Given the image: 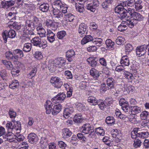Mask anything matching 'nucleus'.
Segmentation results:
<instances>
[{"label": "nucleus", "instance_id": "obj_1", "mask_svg": "<svg viewBox=\"0 0 149 149\" xmlns=\"http://www.w3.org/2000/svg\"><path fill=\"white\" fill-rule=\"evenodd\" d=\"M129 9H131V8L129 7L127 8L124 6H120V4L116 6L114 10L116 13L119 14L118 15V18L122 20L127 17V13H129Z\"/></svg>", "mask_w": 149, "mask_h": 149}, {"label": "nucleus", "instance_id": "obj_2", "mask_svg": "<svg viewBox=\"0 0 149 149\" xmlns=\"http://www.w3.org/2000/svg\"><path fill=\"white\" fill-rule=\"evenodd\" d=\"M31 42L34 46L44 48L47 46V42L45 40H42L38 36L32 38L31 40Z\"/></svg>", "mask_w": 149, "mask_h": 149}, {"label": "nucleus", "instance_id": "obj_3", "mask_svg": "<svg viewBox=\"0 0 149 149\" xmlns=\"http://www.w3.org/2000/svg\"><path fill=\"white\" fill-rule=\"evenodd\" d=\"M94 128V127L89 124H85L82 125L81 130L84 133L86 134H89V137H92L95 134Z\"/></svg>", "mask_w": 149, "mask_h": 149}, {"label": "nucleus", "instance_id": "obj_4", "mask_svg": "<svg viewBox=\"0 0 149 149\" xmlns=\"http://www.w3.org/2000/svg\"><path fill=\"white\" fill-rule=\"evenodd\" d=\"M2 36L5 43L7 42L8 38H13L16 35V33L15 30L13 29H10L8 31L6 30L3 31L2 33Z\"/></svg>", "mask_w": 149, "mask_h": 149}, {"label": "nucleus", "instance_id": "obj_5", "mask_svg": "<svg viewBox=\"0 0 149 149\" xmlns=\"http://www.w3.org/2000/svg\"><path fill=\"white\" fill-rule=\"evenodd\" d=\"M129 14L131 16V18H132L135 21L137 22L142 21L143 19V17L140 13L135 11V10L133 8L129 9Z\"/></svg>", "mask_w": 149, "mask_h": 149}, {"label": "nucleus", "instance_id": "obj_6", "mask_svg": "<svg viewBox=\"0 0 149 149\" xmlns=\"http://www.w3.org/2000/svg\"><path fill=\"white\" fill-rule=\"evenodd\" d=\"M50 82L54 87L57 88H60L63 85V82L60 79L56 77H52Z\"/></svg>", "mask_w": 149, "mask_h": 149}, {"label": "nucleus", "instance_id": "obj_7", "mask_svg": "<svg viewBox=\"0 0 149 149\" xmlns=\"http://www.w3.org/2000/svg\"><path fill=\"white\" fill-rule=\"evenodd\" d=\"M15 3V1L13 0L6 1L5 0H0V7L7 9L13 6Z\"/></svg>", "mask_w": 149, "mask_h": 149}, {"label": "nucleus", "instance_id": "obj_8", "mask_svg": "<svg viewBox=\"0 0 149 149\" xmlns=\"http://www.w3.org/2000/svg\"><path fill=\"white\" fill-rule=\"evenodd\" d=\"M147 48H148V45L137 47L136 50V54L139 57L143 56L146 52Z\"/></svg>", "mask_w": 149, "mask_h": 149}, {"label": "nucleus", "instance_id": "obj_9", "mask_svg": "<svg viewBox=\"0 0 149 149\" xmlns=\"http://www.w3.org/2000/svg\"><path fill=\"white\" fill-rule=\"evenodd\" d=\"M78 31L81 35H85L88 32L87 26L84 23L81 24L79 25Z\"/></svg>", "mask_w": 149, "mask_h": 149}, {"label": "nucleus", "instance_id": "obj_10", "mask_svg": "<svg viewBox=\"0 0 149 149\" xmlns=\"http://www.w3.org/2000/svg\"><path fill=\"white\" fill-rule=\"evenodd\" d=\"M28 139L29 143L31 144H36L38 140V136L34 133L29 134L28 136Z\"/></svg>", "mask_w": 149, "mask_h": 149}, {"label": "nucleus", "instance_id": "obj_11", "mask_svg": "<svg viewBox=\"0 0 149 149\" xmlns=\"http://www.w3.org/2000/svg\"><path fill=\"white\" fill-rule=\"evenodd\" d=\"M14 55L13 58L16 60H18L19 58H21L24 56L23 51L20 49H17L13 51Z\"/></svg>", "mask_w": 149, "mask_h": 149}, {"label": "nucleus", "instance_id": "obj_12", "mask_svg": "<svg viewBox=\"0 0 149 149\" xmlns=\"http://www.w3.org/2000/svg\"><path fill=\"white\" fill-rule=\"evenodd\" d=\"M75 52L72 49L67 51L66 53V58L69 62L72 61L73 59L75 56Z\"/></svg>", "mask_w": 149, "mask_h": 149}, {"label": "nucleus", "instance_id": "obj_13", "mask_svg": "<svg viewBox=\"0 0 149 149\" xmlns=\"http://www.w3.org/2000/svg\"><path fill=\"white\" fill-rule=\"evenodd\" d=\"M135 0H127L126 1L122 2L120 3V6H124L127 8L128 7H132L135 4Z\"/></svg>", "mask_w": 149, "mask_h": 149}, {"label": "nucleus", "instance_id": "obj_14", "mask_svg": "<svg viewBox=\"0 0 149 149\" xmlns=\"http://www.w3.org/2000/svg\"><path fill=\"white\" fill-rule=\"evenodd\" d=\"M47 40L50 42L52 43L55 40V34L50 30H47Z\"/></svg>", "mask_w": 149, "mask_h": 149}, {"label": "nucleus", "instance_id": "obj_15", "mask_svg": "<svg viewBox=\"0 0 149 149\" xmlns=\"http://www.w3.org/2000/svg\"><path fill=\"white\" fill-rule=\"evenodd\" d=\"M98 59L96 57H90L87 59V61L93 67L96 66L98 63Z\"/></svg>", "mask_w": 149, "mask_h": 149}, {"label": "nucleus", "instance_id": "obj_16", "mask_svg": "<svg viewBox=\"0 0 149 149\" xmlns=\"http://www.w3.org/2000/svg\"><path fill=\"white\" fill-rule=\"evenodd\" d=\"M66 97V95L63 93H60L53 98H52L51 100L52 102L55 101V102H58L57 100H63Z\"/></svg>", "mask_w": 149, "mask_h": 149}, {"label": "nucleus", "instance_id": "obj_17", "mask_svg": "<svg viewBox=\"0 0 149 149\" xmlns=\"http://www.w3.org/2000/svg\"><path fill=\"white\" fill-rule=\"evenodd\" d=\"M65 61L63 58L60 57L55 59L54 61V64L56 67L61 68L65 65Z\"/></svg>", "mask_w": 149, "mask_h": 149}, {"label": "nucleus", "instance_id": "obj_18", "mask_svg": "<svg viewBox=\"0 0 149 149\" xmlns=\"http://www.w3.org/2000/svg\"><path fill=\"white\" fill-rule=\"evenodd\" d=\"M101 74L94 68H92L90 71V74L95 79H97Z\"/></svg>", "mask_w": 149, "mask_h": 149}, {"label": "nucleus", "instance_id": "obj_19", "mask_svg": "<svg viewBox=\"0 0 149 149\" xmlns=\"http://www.w3.org/2000/svg\"><path fill=\"white\" fill-rule=\"evenodd\" d=\"M120 63L123 67L128 66L130 63L127 56H123L120 60Z\"/></svg>", "mask_w": 149, "mask_h": 149}, {"label": "nucleus", "instance_id": "obj_20", "mask_svg": "<svg viewBox=\"0 0 149 149\" xmlns=\"http://www.w3.org/2000/svg\"><path fill=\"white\" fill-rule=\"evenodd\" d=\"M62 108V106L60 104L55 105L52 109V114L53 115H57L61 111Z\"/></svg>", "mask_w": 149, "mask_h": 149}, {"label": "nucleus", "instance_id": "obj_21", "mask_svg": "<svg viewBox=\"0 0 149 149\" xmlns=\"http://www.w3.org/2000/svg\"><path fill=\"white\" fill-rule=\"evenodd\" d=\"M49 7V5L48 3L44 2L39 6V8L40 11L46 13L48 11Z\"/></svg>", "mask_w": 149, "mask_h": 149}, {"label": "nucleus", "instance_id": "obj_22", "mask_svg": "<svg viewBox=\"0 0 149 149\" xmlns=\"http://www.w3.org/2000/svg\"><path fill=\"white\" fill-rule=\"evenodd\" d=\"M93 38L92 36L91 35L85 36L81 40V43L82 45H84L87 42H93Z\"/></svg>", "mask_w": 149, "mask_h": 149}, {"label": "nucleus", "instance_id": "obj_23", "mask_svg": "<svg viewBox=\"0 0 149 149\" xmlns=\"http://www.w3.org/2000/svg\"><path fill=\"white\" fill-rule=\"evenodd\" d=\"M149 132L145 130L141 131L139 130L138 137L141 139L147 138L148 136Z\"/></svg>", "mask_w": 149, "mask_h": 149}, {"label": "nucleus", "instance_id": "obj_24", "mask_svg": "<svg viewBox=\"0 0 149 149\" xmlns=\"http://www.w3.org/2000/svg\"><path fill=\"white\" fill-rule=\"evenodd\" d=\"M142 1L140 0L135 1V8L137 11H139L142 9L143 7Z\"/></svg>", "mask_w": 149, "mask_h": 149}, {"label": "nucleus", "instance_id": "obj_25", "mask_svg": "<svg viewBox=\"0 0 149 149\" xmlns=\"http://www.w3.org/2000/svg\"><path fill=\"white\" fill-rule=\"evenodd\" d=\"M15 125L16 124L15 123V120H12V122L8 121L6 124V127L8 128V129L12 131L14 129L15 130Z\"/></svg>", "mask_w": 149, "mask_h": 149}, {"label": "nucleus", "instance_id": "obj_26", "mask_svg": "<svg viewBox=\"0 0 149 149\" xmlns=\"http://www.w3.org/2000/svg\"><path fill=\"white\" fill-rule=\"evenodd\" d=\"M1 62L5 65L6 68L8 70H11L13 68V65L10 61L6 60H2Z\"/></svg>", "mask_w": 149, "mask_h": 149}, {"label": "nucleus", "instance_id": "obj_27", "mask_svg": "<svg viewBox=\"0 0 149 149\" xmlns=\"http://www.w3.org/2000/svg\"><path fill=\"white\" fill-rule=\"evenodd\" d=\"M25 25L26 26L28 27L29 28H30V30H33L35 29V27L37 26L36 24H34V23L32 21L29 20L26 21Z\"/></svg>", "mask_w": 149, "mask_h": 149}, {"label": "nucleus", "instance_id": "obj_28", "mask_svg": "<svg viewBox=\"0 0 149 149\" xmlns=\"http://www.w3.org/2000/svg\"><path fill=\"white\" fill-rule=\"evenodd\" d=\"M127 103H119L120 105L122 106V108L125 112H127L129 111H131V106L130 107L127 104Z\"/></svg>", "mask_w": 149, "mask_h": 149}, {"label": "nucleus", "instance_id": "obj_29", "mask_svg": "<svg viewBox=\"0 0 149 149\" xmlns=\"http://www.w3.org/2000/svg\"><path fill=\"white\" fill-rule=\"evenodd\" d=\"M32 47V46L31 43H25L24 45L23 50L25 52H28L31 51Z\"/></svg>", "mask_w": 149, "mask_h": 149}, {"label": "nucleus", "instance_id": "obj_30", "mask_svg": "<svg viewBox=\"0 0 149 149\" xmlns=\"http://www.w3.org/2000/svg\"><path fill=\"white\" fill-rule=\"evenodd\" d=\"M81 115V113L76 114L74 117V121L77 123H79L83 121Z\"/></svg>", "mask_w": 149, "mask_h": 149}, {"label": "nucleus", "instance_id": "obj_31", "mask_svg": "<svg viewBox=\"0 0 149 149\" xmlns=\"http://www.w3.org/2000/svg\"><path fill=\"white\" fill-rule=\"evenodd\" d=\"M37 72V69L36 68H32L30 70L29 73L27 74V77L32 79L36 75Z\"/></svg>", "mask_w": 149, "mask_h": 149}, {"label": "nucleus", "instance_id": "obj_32", "mask_svg": "<svg viewBox=\"0 0 149 149\" xmlns=\"http://www.w3.org/2000/svg\"><path fill=\"white\" fill-rule=\"evenodd\" d=\"M140 129L138 128H134L133 131L131 132V137L132 139H135L136 137H138L139 130Z\"/></svg>", "mask_w": 149, "mask_h": 149}, {"label": "nucleus", "instance_id": "obj_33", "mask_svg": "<svg viewBox=\"0 0 149 149\" xmlns=\"http://www.w3.org/2000/svg\"><path fill=\"white\" fill-rule=\"evenodd\" d=\"M72 134L71 131L68 128H65L63 130V137L65 138H68L70 137Z\"/></svg>", "mask_w": 149, "mask_h": 149}, {"label": "nucleus", "instance_id": "obj_34", "mask_svg": "<svg viewBox=\"0 0 149 149\" xmlns=\"http://www.w3.org/2000/svg\"><path fill=\"white\" fill-rule=\"evenodd\" d=\"M105 122L109 125H112L115 123V120L113 117L108 116L105 120Z\"/></svg>", "mask_w": 149, "mask_h": 149}, {"label": "nucleus", "instance_id": "obj_35", "mask_svg": "<svg viewBox=\"0 0 149 149\" xmlns=\"http://www.w3.org/2000/svg\"><path fill=\"white\" fill-rule=\"evenodd\" d=\"M93 42L94 43L96 46L100 47L102 45L103 40L100 38H95L93 39Z\"/></svg>", "mask_w": 149, "mask_h": 149}, {"label": "nucleus", "instance_id": "obj_36", "mask_svg": "<svg viewBox=\"0 0 149 149\" xmlns=\"http://www.w3.org/2000/svg\"><path fill=\"white\" fill-rule=\"evenodd\" d=\"M123 75L126 78L130 80H132L134 79V77L132 74L127 71L124 72Z\"/></svg>", "mask_w": 149, "mask_h": 149}, {"label": "nucleus", "instance_id": "obj_37", "mask_svg": "<svg viewBox=\"0 0 149 149\" xmlns=\"http://www.w3.org/2000/svg\"><path fill=\"white\" fill-rule=\"evenodd\" d=\"M66 35V32L65 31H58L56 34L57 38L59 39L62 40Z\"/></svg>", "mask_w": 149, "mask_h": 149}, {"label": "nucleus", "instance_id": "obj_38", "mask_svg": "<svg viewBox=\"0 0 149 149\" xmlns=\"http://www.w3.org/2000/svg\"><path fill=\"white\" fill-rule=\"evenodd\" d=\"M44 106L46 109V113L48 114H50L51 112L53 106L52 103L50 104L49 103H46V104H45Z\"/></svg>", "mask_w": 149, "mask_h": 149}, {"label": "nucleus", "instance_id": "obj_39", "mask_svg": "<svg viewBox=\"0 0 149 149\" xmlns=\"http://www.w3.org/2000/svg\"><path fill=\"white\" fill-rule=\"evenodd\" d=\"M105 44L107 47L111 48L114 47L115 42L110 39H108L106 41Z\"/></svg>", "mask_w": 149, "mask_h": 149}, {"label": "nucleus", "instance_id": "obj_40", "mask_svg": "<svg viewBox=\"0 0 149 149\" xmlns=\"http://www.w3.org/2000/svg\"><path fill=\"white\" fill-rule=\"evenodd\" d=\"M86 7L87 9L90 10L91 12H94L95 11L96 8L94 6H93V4L91 3H88L86 6Z\"/></svg>", "mask_w": 149, "mask_h": 149}, {"label": "nucleus", "instance_id": "obj_41", "mask_svg": "<svg viewBox=\"0 0 149 149\" xmlns=\"http://www.w3.org/2000/svg\"><path fill=\"white\" fill-rule=\"evenodd\" d=\"M149 113L146 111H143L140 114V117L142 120H146L148 116H149Z\"/></svg>", "mask_w": 149, "mask_h": 149}, {"label": "nucleus", "instance_id": "obj_42", "mask_svg": "<svg viewBox=\"0 0 149 149\" xmlns=\"http://www.w3.org/2000/svg\"><path fill=\"white\" fill-rule=\"evenodd\" d=\"M19 86V83L17 80H15L13 81L12 83L10 84V88L13 89H15L18 87Z\"/></svg>", "mask_w": 149, "mask_h": 149}, {"label": "nucleus", "instance_id": "obj_43", "mask_svg": "<svg viewBox=\"0 0 149 149\" xmlns=\"http://www.w3.org/2000/svg\"><path fill=\"white\" fill-rule=\"evenodd\" d=\"M114 80L112 78H108L107 80V84L108 86L110 88H112L113 87Z\"/></svg>", "mask_w": 149, "mask_h": 149}, {"label": "nucleus", "instance_id": "obj_44", "mask_svg": "<svg viewBox=\"0 0 149 149\" xmlns=\"http://www.w3.org/2000/svg\"><path fill=\"white\" fill-rule=\"evenodd\" d=\"M5 55L6 58L8 59H11L12 60L14 59L13 58L14 56L13 52H12L11 51L7 52L5 53Z\"/></svg>", "mask_w": 149, "mask_h": 149}, {"label": "nucleus", "instance_id": "obj_45", "mask_svg": "<svg viewBox=\"0 0 149 149\" xmlns=\"http://www.w3.org/2000/svg\"><path fill=\"white\" fill-rule=\"evenodd\" d=\"M95 132L98 135L103 136L104 135V130L100 127L96 128L95 129Z\"/></svg>", "mask_w": 149, "mask_h": 149}, {"label": "nucleus", "instance_id": "obj_46", "mask_svg": "<svg viewBox=\"0 0 149 149\" xmlns=\"http://www.w3.org/2000/svg\"><path fill=\"white\" fill-rule=\"evenodd\" d=\"M127 25L130 28H133L134 25L137 24V22L135 21L133 19L131 20H128L127 21Z\"/></svg>", "mask_w": 149, "mask_h": 149}, {"label": "nucleus", "instance_id": "obj_47", "mask_svg": "<svg viewBox=\"0 0 149 149\" xmlns=\"http://www.w3.org/2000/svg\"><path fill=\"white\" fill-rule=\"evenodd\" d=\"M77 136L80 141L82 142H85L86 141V139L84 135L81 133H79L77 134Z\"/></svg>", "mask_w": 149, "mask_h": 149}, {"label": "nucleus", "instance_id": "obj_48", "mask_svg": "<svg viewBox=\"0 0 149 149\" xmlns=\"http://www.w3.org/2000/svg\"><path fill=\"white\" fill-rule=\"evenodd\" d=\"M125 41V39L122 37H118L116 40V43L118 45H121L124 43Z\"/></svg>", "mask_w": 149, "mask_h": 149}, {"label": "nucleus", "instance_id": "obj_49", "mask_svg": "<svg viewBox=\"0 0 149 149\" xmlns=\"http://www.w3.org/2000/svg\"><path fill=\"white\" fill-rule=\"evenodd\" d=\"M131 112H133L135 113H137L141 112V108L137 106H131Z\"/></svg>", "mask_w": 149, "mask_h": 149}, {"label": "nucleus", "instance_id": "obj_50", "mask_svg": "<svg viewBox=\"0 0 149 149\" xmlns=\"http://www.w3.org/2000/svg\"><path fill=\"white\" fill-rule=\"evenodd\" d=\"M125 50L127 52H131L133 49L132 45L130 44H127L125 46Z\"/></svg>", "mask_w": 149, "mask_h": 149}, {"label": "nucleus", "instance_id": "obj_51", "mask_svg": "<svg viewBox=\"0 0 149 149\" xmlns=\"http://www.w3.org/2000/svg\"><path fill=\"white\" fill-rule=\"evenodd\" d=\"M78 141V139L77 138L76 135H74L72 137L71 140L70 141V142L73 145H75L77 144Z\"/></svg>", "mask_w": 149, "mask_h": 149}, {"label": "nucleus", "instance_id": "obj_52", "mask_svg": "<svg viewBox=\"0 0 149 149\" xmlns=\"http://www.w3.org/2000/svg\"><path fill=\"white\" fill-rule=\"evenodd\" d=\"M15 136V139L18 142L22 141L24 139V137L22 135H18L17 134Z\"/></svg>", "mask_w": 149, "mask_h": 149}, {"label": "nucleus", "instance_id": "obj_53", "mask_svg": "<svg viewBox=\"0 0 149 149\" xmlns=\"http://www.w3.org/2000/svg\"><path fill=\"white\" fill-rule=\"evenodd\" d=\"M70 110V109L68 108H66L64 109L63 112V116L65 118H67L69 116V115L70 114V113L69 112Z\"/></svg>", "mask_w": 149, "mask_h": 149}, {"label": "nucleus", "instance_id": "obj_54", "mask_svg": "<svg viewBox=\"0 0 149 149\" xmlns=\"http://www.w3.org/2000/svg\"><path fill=\"white\" fill-rule=\"evenodd\" d=\"M67 20L71 22L73 21L74 18V16L71 13H69L66 15Z\"/></svg>", "mask_w": 149, "mask_h": 149}, {"label": "nucleus", "instance_id": "obj_55", "mask_svg": "<svg viewBox=\"0 0 149 149\" xmlns=\"http://www.w3.org/2000/svg\"><path fill=\"white\" fill-rule=\"evenodd\" d=\"M35 58L38 59L40 60L42 58V53L40 52H36L34 54Z\"/></svg>", "mask_w": 149, "mask_h": 149}, {"label": "nucleus", "instance_id": "obj_56", "mask_svg": "<svg viewBox=\"0 0 149 149\" xmlns=\"http://www.w3.org/2000/svg\"><path fill=\"white\" fill-rule=\"evenodd\" d=\"M141 141L140 140L136 139L134 140L133 145L135 148L139 147L141 146Z\"/></svg>", "mask_w": 149, "mask_h": 149}, {"label": "nucleus", "instance_id": "obj_57", "mask_svg": "<svg viewBox=\"0 0 149 149\" xmlns=\"http://www.w3.org/2000/svg\"><path fill=\"white\" fill-rule=\"evenodd\" d=\"M15 123L16 124L15 125V130L18 131L19 132H20L21 129L20 122L19 121H15Z\"/></svg>", "mask_w": 149, "mask_h": 149}, {"label": "nucleus", "instance_id": "obj_58", "mask_svg": "<svg viewBox=\"0 0 149 149\" xmlns=\"http://www.w3.org/2000/svg\"><path fill=\"white\" fill-rule=\"evenodd\" d=\"M68 8V7L67 5L64 3V4L63 5V6H62V7H61L60 9L62 11V12H61L62 13H65L67 12Z\"/></svg>", "mask_w": 149, "mask_h": 149}, {"label": "nucleus", "instance_id": "obj_59", "mask_svg": "<svg viewBox=\"0 0 149 149\" xmlns=\"http://www.w3.org/2000/svg\"><path fill=\"white\" fill-rule=\"evenodd\" d=\"M92 105H95L96 107H98L101 110H103L106 107V105L105 103H100L99 104H92Z\"/></svg>", "mask_w": 149, "mask_h": 149}, {"label": "nucleus", "instance_id": "obj_60", "mask_svg": "<svg viewBox=\"0 0 149 149\" xmlns=\"http://www.w3.org/2000/svg\"><path fill=\"white\" fill-rule=\"evenodd\" d=\"M111 3H108L107 0H105V1H104L102 3V6L103 8L105 9H107L109 5Z\"/></svg>", "mask_w": 149, "mask_h": 149}, {"label": "nucleus", "instance_id": "obj_61", "mask_svg": "<svg viewBox=\"0 0 149 149\" xmlns=\"http://www.w3.org/2000/svg\"><path fill=\"white\" fill-rule=\"evenodd\" d=\"M10 118H15L16 116V113L13 110L10 109L8 112Z\"/></svg>", "mask_w": 149, "mask_h": 149}, {"label": "nucleus", "instance_id": "obj_62", "mask_svg": "<svg viewBox=\"0 0 149 149\" xmlns=\"http://www.w3.org/2000/svg\"><path fill=\"white\" fill-rule=\"evenodd\" d=\"M135 115L134 114H131L128 117L127 116V121H129L132 122L133 120H135Z\"/></svg>", "mask_w": 149, "mask_h": 149}, {"label": "nucleus", "instance_id": "obj_63", "mask_svg": "<svg viewBox=\"0 0 149 149\" xmlns=\"http://www.w3.org/2000/svg\"><path fill=\"white\" fill-rule=\"evenodd\" d=\"M65 74L69 79H71L72 78V75L70 71L67 70L65 71Z\"/></svg>", "mask_w": 149, "mask_h": 149}, {"label": "nucleus", "instance_id": "obj_64", "mask_svg": "<svg viewBox=\"0 0 149 149\" xmlns=\"http://www.w3.org/2000/svg\"><path fill=\"white\" fill-rule=\"evenodd\" d=\"M29 146L27 143L24 142L22 143L21 146L20 147V149H27Z\"/></svg>", "mask_w": 149, "mask_h": 149}]
</instances>
